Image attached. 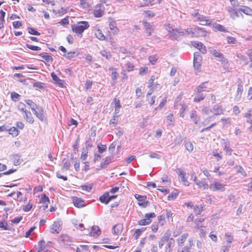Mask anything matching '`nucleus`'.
Returning <instances> with one entry per match:
<instances>
[{
    "instance_id": "nucleus-51",
    "label": "nucleus",
    "mask_w": 252,
    "mask_h": 252,
    "mask_svg": "<svg viewBox=\"0 0 252 252\" xmlns=\"http://www.w3.org/2000/svg\"><path fill=\"white\" fill-rule=\"evenodd\" d=\"M45 241L44 240H41L39 242L38 248V252H40L43 251L45 248Z\"/></svg>"
},
{
    "instance_id": "nucleus-10",
    "label": "nucleus",
    "mask_w": 252,
    "mask_h": 252,
    "mask_svg": "<svg viewBox=\"0 0 252 252\" xmlns=\"http://www.w3.org/2000/svg\"><path fill=\"white\" fill-rule=\"evenodd\" d=\"M135 197L138 201V204L141 207L145 208L149 203V201L146 200L147 197L146 196L136 194Z\"/></svg>"
},
{
    "instance_id": "nucleus-41",
    "label": "nucleus",
    "mask_w": 252,
    "mask_h": 252,
    "mask_svg": "<svg viewBox=\"0 0 252 252\" xmlns=\"http://www.w3.org/2000/svg\"><path fill=\"white\" fill-rule=\"evenodd\" d=\"M109 69L113 70L111 73V76L112 80L115 81L119 76L118 73L115 70H114V68L112 67H110Z\"/></svg>"
},
{
    "instance_id": "nucleus-6",
    "label": "nucleus",
    "mask_w": 252,
    "mask_h": 252,
    "mask_svg": "<svg viewBox=\"0 0 252 252\" xmlns=\"http://www.w3.org/2000/svg\"><path fill=\"white\" fill-rule=\"evenodd\" d=\"M226 9L230 17L233 19L239 17L240 15L242 17L243 16V14L240 12V8L238 9L235 7H228Z\"/></svg>"
},
{
    "instance_id": "nucleus-34",
    "label": "nucleus",
    "mask_w": 252,
    "mask_h": 252,
    "mask_svg": "<svg viewBox=\"0 0 252 252\" xmlns=\"http://www.w3.org/2000/svg\"><path fill=\"white\" fill-rule=\"evenodd\" d=\"M95 34L96 37L100 40H105L106 37L104 36L101 30L98 29L96 31Z\"/></svg>"
},
{
    "instance_id": "nucleus-11",
    "label": "nucleus",
    "mask_w": 252,
    "mask_h": 252,
    "mask_svg": "<svg viewBox=\"0 0 252 252\" xmlns=\"http://www.w3.org/2000/svg\"><path fill=\"white\" fill-rule=\"evenodd\" d=\"M214 114L213 116L215 117V116L221 115L223 114V109L221 105H214L212 108Z\"/></svg>"
},
{
    "instance_id": "nucleus-20",
    "label": "nucleus",
    "mask_w": 252,
    "mask_h": 252,
    "mask_svg": "<svg viewBox=\"0 0 252 252\" xmlns=\"http://www.w3.org/2000/svg\"><path fill=\"white\" fill-rule=\"evenodd\" d=\"M123 229V225L121 223H118L115 224L113 227V233L116 235H119L121 234Z\"/></svg>"
},
{
    "instance_id": "nucleus-27",
    "label": "nucleus",
    "mask_w": 252,
    "mask_h": 252,
    "mask_svg": "<svg viewBox=\"0 0 252 252\" xmlns=\"http://www.w3.org/2000/svg\"><path fill=\"white\" fill-rule=\"evenodd\" d=\"M240 12H242L248 15H252V9L247 6H242L240 8Z\"/></svg>"
},
{
    "instance_id": "nucleus-52",
    "label": "nucleus",
    "mask_w": 252,
    "mask_h": 252,
    "mask_svg": "<svg viewBox=\"0 0 252 252\" xmlns=\"http://www.w3.org/2000/svg\"><path fill=\"white\" fill-rule=\"evenodd\" d=\"M145 230L144 228L137 229L135 230L134 233V238L137 239L142 234V232Z\"/></svg>"
},
{
    "instance_id": "nucleus-39",
    "label": "nucleus",
    "mask_w": 252,
    "mask_h": 252,
    "mask_svg": "<svg viewBox=\"0 0 252 252\" xmlns=\"http://www.w3.org/2000/svg\"><path fill=\"white\" fill-rule=\"evenodd\" d=\"M185 36H188L189 34H191L192 37H194L195 36L196 32L194 31V29L193 30L191 28H188L187 30H185Z\"/></svg>"
},
{
    "instance_id": "nucleus-22",
    "label": "nucleus",
    "mask_w": 252,
    "mask_h": 252,
    "mask_svg": "<svg viewBox=\"0 0 252 252\" xmlns=\"http://www.w3.org/2000/svg\"><path fill=\"white\" fill-rule=\"evenodd\" d=\"M178 170V175L181 179L182 182L185 186H189V182L185 178L186 173L180 169H179Z\"/></svg>"
},
{
    "instance_id": "nucleus-19",
    "label": "nucleus",
    "mask_w": 252,
    "mask_h": 252,
    "mask_svg": "<svg viewBox=\"0 0 252 252\" xmlns=\"http://www.w3.org/2000/svg\"><path fill=\"white\" fill-rule=\"evenodd\" d=\"M73 204L75 206L78 208H81L85 206V201L84 200L78 197L73 198Z\"/></svg>"
},
{
    "instance_id": "nucleus-16",
    "label": "nucleus",
    "mask_w": 252,
    "mask_h": 252,
    "mask_svg": "<svg viewBox=\"0 0 252 252\" xmlns=\"http://www.w3.org/2000/svg\"><path fill=\"white\" fill-rule=\"evenodd\" d=\"M243 91V85L241 84V83H238L237 94L234 98L235 101H238L240 100Z\"/></svg>"
},
{
    "instance_id": "nucleus-2",
    "label": "nucleus",
    "mask_w": 252,
    "mask_h": 252,
    "mask_svg": "<svg viewBox=\"0 0 252 252\" xmlns=\"http://www.w3.org/2000/svg\"><path fill=\"white\" fill-rule=\"evenodd\" d=\"M78 24V25H72L71 29L72 31L76 33L78 36L82 37L83 32L90 27V25L87 21H80Z\"/></svg>"
},
{
    "instance_id": "nucleus-53",
    "label": "nucleus",
    "mask_w": 252,
    "mask_h": 252,
    "mask_svg": "<svg viewBox=\"0 0 252 252\" xmlns=\"http://www.w3.org/2000/svg\"><path fill=\"white\" fill-rule=\"evenodd\" d=\"M201 111L203 114H204L206 115H209L211 112H212V110L209 109L206 106H203L202 107Z\"/></svg>"
},
{
    "instance_id": "nucleus-59",
    "label": "nucleus",
    "mask_w": 252,
    "mask_h": 252,
    "mask_svg": "<svg viewBox=\"0 0 252 252\" xmlns=\"http://www.w3.org/2000/svg\"><path fill=\"white\" fill-rule=\"evenodd\" d=\"M118 121V116L114 115L112 119L110 121V125H114V126H116Z\"/></svg>"
},
{
    "instance_id": "nucleus-35",
    "label": "nucleus",
    "mask_w": 252,
    "mask_h": 252,
    "mask_svg": "<svg viewBox=\"0 0 252 252\" xmlns=\"http://www.w3.org/2000/svg\"><path fill=\"white\" fill-rule=\"evenodd\" d=\"M25 102L30 106L31 108L33 111L36 109L39 106H38L35 103H34L32 100L28 99L25 100Z\"/></svg>"
},
{
    "instance_id": "nucleus-47",
    "label": "nucleus",
    "mask_w": 252,
    "mask_h": 252,
    "mask_svg": "<svg viewBox=\"0 0 252 252\" xmlns=\"http://www.w3.org/2000/svg\"><path fill=\"white\" fill-rule=\"evenodd\" d=\"M28 32L31 34H32V35H40V33L38 32H37V31H36L35 29H34L32 28L29 27L28 28Z\"/></svg>"
},
{
    "instance_id": "nucleus-25",
    "label": "nucleus",
    "mask_w": 252,
    "mask_h": 252,
    "mask_svg": "<svg viewBox=\"0 0 252 252\" xmlns=\"http://www.w3.org/2000/svg\"><path fill=\"white\" fill-rule=\"evenodd\" d=\"M113 103L115 104V114H117L120 112V108L121 107L120 100L114 98L113 100Z\"/></svg>"
},
{
    "instance_id": "nucleus-7",
    "label": "nucleus",
    "mask_w": 252,
    "mask_h": 252,
    "mask_svg": "<svg viewBox=\"0 0 252 252\" xmlns=\"http://www.w3.org/2000/svg\"><path fill=\"white\" fill-rule=\"evenodd\" d=\"M202 59V56H201L200 52H196L194 53L193 66L195 69H199L201 66Z\"/></svg>"
},
{
    "instance_id": "nucleus-48",
    "label": "nucleus",
    "mask_w": 252,
    "mask_h": 252,
    "mask_svg": "<svg viewBox=\"0 0 252 252\" xmlns=\"http://www.w3.org/2000/svg\"><path fill=\"white\" fill-rule=\"evenodd\" d=\"M75 52H69L67 54H63L62 55L66 59L70 60L75 57Z\"/></svg>"
},
{
    "instance_id": "nucleus-24",
    "label": "nucleus",
    "mask_w": 252,
    "mask_h": 252,
    "mask_svg": "<svg viewBox=\"0 0 252 252\" xmlns=\"http://www.w3.org/2000/svg\"><path fill=\"white\" fill-rule=\"evenodd\" d=\"M112 159V157H107L104 158L103 160V162H102L100 164V168L101 169L105 168L107 165L111 162V160Z\"/></svg>"
},
{
    "instance_id": "nucleus-5",
    "label": "nucleus",
    "mask_w": 252,
    "mask_h": 252,
    "mask_svg": "<svg viewBox=\"0 0 252 252\" xmlns=\"http://www.w3.org/2000/svg\"><path fill=\"white\" fill-rule=\"evenodd\" d=\"M63 223L61 220L55 221L50 226V231L52 234H59L62 228Z\"/></svg>"
},
{
    "instance_id": "nucleus-57",
    "label": "nucleus",
    "mask_w": 252,
    "mask_h": 252,
    "mask_svg": "<svg viewBox=\"0 0 252 252\" xmlns=\"http://www.w3.org/2000/svg\"><path fill=\"white\" fill-rule=\"evenodd\" d=\"M62 240L64 242H70L72 241L71 238L67 235L64 234L61 236Z\"/></svg>"
},
{
    "instance_id": "nucleus-46",
    "label": "nucleus",
    "mask_w": 252,
    "mask_h": 252,
    "mask_svg": "<svg viewBox=\"0 0 252 252\" xmlns=\"http://www.w3.org/2000/svg\"><path fill=\"white\" fill-rule=\"evenodd\" d=\"M100 54L101 56L105 57L107 59H110L111 58V55L110 53L106 50H103L100 51Z\"/></svg>"
},
{
    "instance_id": "nucleus-45",
    "label": "nucleus",
    "mask_w": 252,
    "mask_h": 252,
    "mask_svg": "<svg viewBox=\"0 0 252 252\" xmlns=\"http://www.w3.org/2000/svg\"><path fill=\"white\" fill-rule=\"evenodd\" d=\"M235 168L237 173L241 174L243 176H246L247 174L242 166H236Z\"/></svg>"
},
{
    "instance_id": "nucleus-8",
    "label": "nucleus",
    "mask_w": 252,
    "mask_h": 252,
    "mask_svg": "<svg viewBox=\"0 0 252 252\" xmlns=\"http://www.w3.org/2000/svg\"><path fill=\"white\" fill-rule=\"evenodd\" d=\"M210 52L212 55L218 58L219 61L222 62V63H225L227 62V59L224 57L223 55L216 49H212L210 50Z\"/></svg>"
},
{
    "instance_id": "nucleus-54",
    "label": "nucleus",
    "mask_w": 252,
    "mask_h": 252,
    "mask_svg": "<svg viewBox=\"0 0 252 252\" xmlns=\"http://www.w3.org/2000/svg\"><path fill=\"white\" fill-rule=\"evenodd\" d=\"M178 193L177 190H175L174 192H172L168 196V199L169 200H172L175 199L177 196Z\"/></svg>"
},
{
    "instance_id": "nucleus-30",
    "label": "nucleus",
    "mask_w": 252,
    "mask_h": 252,
    "mask_svg": "<svg viewBox=\"0 0 252 252\" xmlns=\"http://www.w3.org/2000/svg\"><path fill=\"white\" fill-rule=\"evenodd\" d=\"M207 82H204L200 84L197 87L195 88L194 91H197L199 93V91L201 92H204L205 89L207 88Z\"/></svg>"
},
{
    "instance_id": "nucleus-15",
    "label": "nucleus",
    "mask_w": 252,
    "mask_h": 252,
    "mask_svg": "<svg viewBox=\"0 0 252 252\" xmlns=\"http://www.w3.org/2000/svg\"><path fill=\"white\" fill-rule=\"evenodd\" d=\"M192 45L197 48L202 53L205 54L206 53L207 50L202 43L199 41H194L192 42Z\"/></svg>"
},
{
    "instance_id": "nucleus-62",
    "label": "nucleus",
    "mask_w": 252,
    "mask_h": 252,
    "mask_svg": "<svg viewBox=\"0 0 252 252\" xmlns=\"http://www.w3.org/2000/svg\"><path fill=\"white\" fill-rule=\"evenodd\" d=\"M0 228L3 230H9L8 224L7 222L2 221L0 222Z\"/></svg>"
},
{
    "instance_id": "nucleus-49",
    "label": "nucleus",
    "mask_w": 252,
    "mask_h": 252,
    "mask_svg": "<svg viewBox=\"0 0 252 252\" xmlns=\"http://www.w3.org/2000/svg\"><path fill=\"white\" fill-rule=\"evenodd\" d=\"M40 202L43 204L49 203L50 199L45 194H44L41 198Z\"/></svg>"
},
{
    "instance_id": "nucleus-33",
    "label": "nucleus",
    "mask_w": 252,
    "mask_h": 252,
    "mask_svg": "<svg viewBox=\"0 0 252 252\" xmlns=\"http://www.w3.org/2000/svg\"><path fill=\"white\" fill-rule=\"evenodd\" d=\"M108 198L109 193L107 192L99 197V200L101 202L107 204L109 202Z\"/></svg>"
},
{
    "instance_id": "nucleus-9",
    "label": "nucleus",
    "mask_w": 252,
    "mask_h": 252,
    "mask_svg": "<svg viewBox=\"0 0 252 252\" xmlns=\"http://www.w3.org/2000/svg\"><path fill=\"white\" fill-rule=\"evenodd\" d=\"M104 6L103 4H97L94 10V14L96 17H101L104 14Z\"/></svg>"
},
{
    "instance_id": "nucleus-55",
    "label": "nucleus",
    "mask_w": 252,
    "mask_h": 252,
    "mask_svg": "<svg viewBox=\"0 0 252 252\" xmlns=\"http://www.w3.org/2000/svg\"><path fill=\"white\" fill-rule=\"evenodd\" d=\"M26 45L27 48H28L29 49L32 50V51H39L41 50V48L38 46L32 45H30L28 44H26Z\"/></svg>"
},
{
    "instance_id": "nucleus-18",
    "label": "nucleus",
    "mask_w": 252,
    "mask_h": 252,
    "mask_svg": "<svg viewBox=\"0 0 252 252\" xmlns=\"http://www.w3.org/2000/svg\"><path fill=\"white\" fill-rule=\"evenodd\" d=\"M221 144L223 146V150L225 151L226 154L231 155L232 152V150L229 147V143L226 141L225 140L222 139Z\"/></svg>"
},
{
    "instance_id": "nucleus-14",
    "label": "nucleus",
    "mask_w": 252,
    "mask_h": 252,
    "mask_svg": "<svg viewBox=\"0 0 252 252\" xmlns=\"http://www.w3.org/2000/svg\"><path fill=\"white\" fill-rule=\"evenodd\" d=\"M34 114L41 121H43L44 116L43 110L41 107H38L36 109L33 111Z\"/></svg>"
},
{
    "instance_id": "nucleus-28",
    "label": "nucleus",
    "mask_w": 252,
    "mask_h": 252,
    "mask_svg": "<svg viewBox=\"0 0 252 252\" xmlns=\"http://www.w3.org/2000/svg\"><path fill=\"white\" fill-rule=\"evenodd\" d=\"M190 117L195 124H197L200 121V118L197 116L195 111H192L191 112Z\"/></svg>"
},
{
    "instance_id": "nucleus-21",
    "label": "nucleus",
    "mask_w": 252,
    "mask_h": 252,
    "mask_svg": "<svg viewBox=\"0 0 252 252\" xmlns=\"http://www.w3.org/2000/svg\"><path fill=\"white\" fill-rule=\"evenodd\" d=\"M101 231L100 229L98 226H94L92 228L91 232H90V235L91 236H93L94 237H98L100 234Z\"/></svg>"
},
{
    "instance_id": "nucleus-26",
    "label": "nucleus",
    "mask_w": 252,
    "mask_h": 252,
    "mask_svg": "<svg viewBox=\"0 0 252 252\" xmlns=\"http://www.w3.org/2000/svg\"><path fill=\"white\" fill-rule=\"evenodd\" d=\"M189 236L188 233H185L178 239L177 243L179 246H182Z\"/></svg>"
},
{
    "instance_id": "nucleus-4",
    "label": "nucleus",
    "mask_w": 252,
    "mask_h": 252,
    "mask_svg": "<svg viewBox=\"0 0 252 252\" xmlns=\"http://www.w3.org/2000/svg\"><path fill=\"white\" fill-rule=\"evenodd\" d=\"M209 188L213 191H223L225 189V185L219 181L210 182Z\"/></svg>"
},
{
    "instance_id": "nucleus-38",
    "label": "nucleus",
    "mask_w": 252,
    "mask_h": 252,
    "mask_svg": "<svg viewBox=\"0 0 252 252\" xmlns=\"http://www.w3.org/2000/svg\"><path fill=\"white\" fill-rule=\"evenodd\" d=\"M185 146L187 150L189 152H191L193 150V145L190 141H185Z\"/></svg>"
},
{
    "instance_id": "nucleus-56",
    "label": "nucleus",
    "mask_w": 252,
    "mask_h": 252,
    "mask_svg": "<svg viewBox=\"0 0 252 252\" xmlns=\"http://www.w3.org/2000/svg\"><path fill=\"white\" fill-rule=\"evenodd\" d=\"M214 118H215V117L213 115L211 116H210V117L207 118L206 119H205L202 122L201 124L203 126H205L209 123V122L211 121L212 119H214Z\"/></svg>"
},
{
    "instance_id": "nucleus-12",
    "label": "nucleus",
    "mask_w": 252,
    "mask_h": 252,
    "mask_svg": "<svg viewBox=\"0 0 252 252\" xmlns=\"http://www.w3.org/2000/svg\"><path fill=\"white\" fill-rule=\"evenodd\" d=\"M195 97L194 98V101L195 102H199L204 100L206 96V94H204L203 92L199 91V93L197 91H194Z\"/></svg>"
},
{
    "instance_id": "nucleus-37",
    "label": "nucleus",
    "mask_w": 252,
    "mask_h": 252,
    "mask_svg": "<svg viewBox=\"0 0 252 252\" xmlns=\"http://www.w3.org/2000/svg\"><path fill=\"white\" fill-rule=\"evenodd\" d=\"M203 210V206L202 205L199 206L196 205L195 207H194V212L196 215L200 214Z\"/></svg>"
},
{
    "instance_id": "nucleus-13",
    "label": "nucleus",
    "mask_w": 252,
    "mask_h": 252,
    "mask_svg": "<svg viewBox=\"0 0 252 252\" xmlns=\"http://www.w3.org/2000/svg\"><path fill=\"white\" fill-rule=\"evenodd\" d=\"M194 31L196 32L195 36V37H205L207 36V31L202 28L196 27L194 28Z\"/></svg>"
},
{
    "instance_id": "nucleus-1",
    "label": "nucleus",
    "mask_w": 252,
    "mask_h": 252,
    "mask_svg": "<svg viewBox=\"0 0 252 252\" xmlns=\"http://www.w3.org/2000/svg\"><path fill=\"white\" fill-rule=\"evenodd\" d=\"M158 247L162 249L165 245L164 252H172L175 245V240L171 237V232L167 230L158 242Z\"/></svg>"
},
{
    "instance_id": "nucleus-40",
    "label": "nucleus",
    "mask_w": 252,
    "mask_h": 252,
    "mask_svg": "<svg viewBox=\"0 0 252 252\" xmlns=\"http://www.w3.org/2000/svg\"><path fill=\"white\" fill-rule=\"evenodd\" d=\"M185 137H184L181 135H179L176 137V138L174 139V144L176 145H180L183 140H184Z\"/></svg>"
},
{
    "instance_id": "nucleus-43",
    "label": "nucleus",
    "mask_w": 252,
    "mask_h": 252,
    "mask_svg": "<svg viewBox=\"0 0 252 252\" xmlns=\"http://www.w3.org/2000/svg\"><path fill=\"white\" fill-rule=\"evenodd\" d=\"M9 134L12 135L13 136H17L19 134V130L15 127H12L9 130Z\"/></svg>"
},
{
    "instance_id": "nucleus-50",
    "label": "nucleus",
    "mask_w": 252,
    "mask_h": 252,
    "mask_svg": "<svg viewBox=\"0 0 252 252\" xmlns=\"http://www.w3.org/2000/svg\"><path fill=\"white\" fill-rule=\"evenodd\" d=\"M213 155L216 158V159L218 161L222 159V155L220 153H219L217 150H215L213 152Z\"/></svg>"
},
{
    "instance_id": "nucleus-63",
    "label": "nucleus",
    "mask_w": 252,
    "mask_h": 252,
    "mask_svg": "<svg viewBox=\"0 0 252 252\" xmlns=\"http://www.w3.org/2000/svg\"><path fill=\"white\" fill-rule=\"evenodd\" d=\"M126 66L128 71H130L133 70L134 65L129 62H127L126 63Z\"/></svg>"
},
{
    "instance_id": "nucleus-60",
    "label": "nucleus",
    "mask_w": 252,
    "mask_h": 252,
    "mask_svg": "<svg viewBox=\"0 0 252 252\" xmlns=\"http://www.w3.org/2000/svg\"><path fill=\"white\" fill-rule=\"evenodd\" d=\"M151 222V220H146V219H142L138 221V224L140 225H146L149 224Z\"/></svg>"
},
{
    "instance_id": "nucleus-17",
    "label": "nucleus",
    "mask_w": 252,
    "mask_h": 252,
    "mask_svg": "<svg viewBox=\"0 0 252 252\" xmlns=\"http://www.w3.org/2000/svg\"><path fill=\"white\" fill-rule=\"evenodd\" d=\"M51 76L52 79L55 82L56 84H57L60 87H63V84L64 83V80L60 79L54 72L51 73Z\"/></svg>"
},
{
    "instance_id": "nucleus-58",
    "label": "nucleus",
    "mask_w": 252,
    "mask_h": 252,
    "mask_svg": "<svg viewBox=\"0 0 252 252\" xmlns=\"http://www.w3.org/2000/svg\"><path fill=\"white\" fill-rule=\"evenodd\" d=\"M63 162L64 163L63 168L66 170H68L71 165L70 162L68 161V160H66V159H64L63 160Z\"/></svg>"
},
{
    "instance_id": "nucleus-44",
    "label": "nucleus",
    "mask_w": 252,
    "mask_h": 252,
    "mask_svg": "<svg viewBox=\"0 0 252 252\" xmlns=\"http://www.w3.org/2000/svg\"><path fill=\"white\" fill-rule=\"evenodd\" d=\"M97 147L98 149V152L100 154L104 152L107 149V147L105 145H102L100 143L97 145Z\"/></svg>"
},
{
    "instance_id": "nucleus-61",
    "label": "nucleus",
    "mask_w": 252,
    "mask_h": 252,
    "mask_svg": "<svg viewBox=\"0 0 252 252\" xmlns=\"http://www.w3.org/2000/svg\"><path fill=\"white\" fill-rule=\"evenodd\" d=\"M215 28L220 32H228L224 27L220 24L217 25L215 27Z\"/></svg>"
},
{
    "instance_id": "nucleus-29",
    "label": "nucleus",
    "mask_w": 252,
    "mask_h": 252,
    "mask_svg": "<svg viewBox=\"0 0 252 252\" xmlns=\"http://www.w3.org/2000/svg\"><path fill=\"white\" fill-rule=\"evenodd\" d=\"M25 115L24 116L25 118L26 119L27 121L30 124H33L34 122V119L32 117V115L30 111H25Z\"/></svg>"
},
{
    "instance_id": "nucleus-32",
    "label": "nucleus",
    "mask_w": 252,
    "mask_h": 252,
    "mask_svg": "<svg viewBox=\"0 0 252 252\" xmlns=\"http://www.w3.org/2000/svg\"><path fill=\"white\" fill-rule=\"evenodd\" d=\"M196 185L198 186V188L203 187L204 189H207L208 188V185L205 179H203L201 181L199 180L197 181Z\"/></svg>"
},
{
    "instance_id": "nucleus-64",
    "label": "nucleus",
    "mask_w": 252,
    "mask_h": 252,
    "mask_svg": "<svg viewBox=\"0 0 252 252\" xmlns=\"http://www.w3.org/2000/svg\"><path fill=\"white\" fill-rule=\"evenodd\" d=\"M93 85V82L90 80H87L86 81V83L85 84V88L86 90H88L91 88Z\"/></svg>"
},
{
    "instance_id": "nucleus-42",
    "label": "nucleus",
    "mask_w": 252,
    "mask_h": 252,
    "mask_svg": "<svg viewBox=\"0 0 252 252\" xmlns=\"http://www.w3.org/2000/svg\"><path fill=\"white\" fill-rule=\"evenodd\" d=\"M0 29H1L3 27V22H4V17L5 15V12L3 10H1L0 11Z\"/></svg>"
},
{
    "instance_id": "nucleus-31",
    "label": "nucleus",
    "mask_w": 252,
    "mask_h": 252,
    "mask_svg": "<svg viewBox=\"0 0 252 252\" xmlns=\"http://www.w3.org/2000/svg\"><path fill=\"white\" fill-rule=\"evenodd\" d=\"M39 56H41L47 62H48V63H50V62L51 63V62H52V61L53 60L52 57L50 55L47 54V53H41V54H39Z\"/></svg>"
},
{
    "instance_id": "nucleus-36",
    "label": "nucleus",
    "mask_w": 252,
    "mask_h": 252,
    "mask_svg": "<svg viewBox=\"0 0 252 252\" xmlns=\"http://www.w3.org/2000/svg\"><path fill=\"white\" fill-rule=\"evenodd\" d=\"M10 96L12 101L17 102L20 99L21 95L16 92H13L10 93Z\"/></svg>"
},
{
    "instance_id": "nucleus-23",
    "label": "nucleus",
    "mask_w": 252,
    "mask_h": 252,
    "mask_svg": "<svg viewBox=\"0 0 252 252\" xmlns=\"http://www.w3.org/2000/svg\"><path fill=\"white\" fill-rule=\"evenodd\" d=\"M175 121L174 116L172 114L167 115L164 120V122L167 126H173Z\"/></svg>"
},
{
    "instance_id": "nucleus-3",
    "label": "nucleus",
    "mask_w": 252,
    "mask_h": 252,
    "mask_svg": "<svg viewBox=\"0 0 252 252\" xmlns=\"http://www.w3.org/2000/svg\"><path fill=\"white\" fill-rule=\"evenodd\" d=\"M194 18H196V20L201 22L200 24L202 25H210L211 24L212 21L207 17L200 14L197 11H195L192 14Z\"/></svg>"
}]
</instances>
